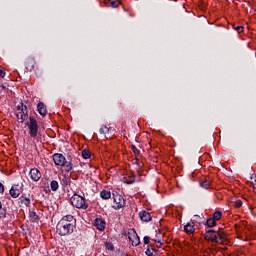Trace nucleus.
Returning a JSON list of instances; mask_svg holds the SVG:
<instances>
[{"label": "nucleus", "mask_w": 256, "mask_h": 256, "mask_svg": "<svg viewBox=\"0 0 256 256\" xmlns=\"http://www.w3.org/2000/svg\"><path fill=\"white\" fill-rule=\"evenodd\" d=\"M77 227V220L73 215L63 216L57 223L56 230L59 235L65 237V235H71Z\"/></svg>", "instance_id": "f257e3e1"}, {"label": "nucleus", "mask_w": 256, "mask_h": 256, "mask_svg": "<svg viewBox=\"0 0 256 256\" xmlns=\"http://www.w3.org/2000/svg\"><path fill=\"white\" fill-rule=\"evenodd\" d=\"M204 238L206 241H210L216 245H225V242L227 241L223 231L208 230L204 234Z\"/></svg>", "instance_id": "f03ea898"}, {"label": "nucleus", "mask_w": 256, "mask_h": 256, "mask_svg": "<svg viewBox=\"0 0 256 256\" xmlns=\"http://www.w3.org/2000/svg\"><path fill=\"white\" fill-rule=\"evenodd\" d=\"M53 161L58 167H64V171H66V173L73 171V163L71 161H67L63 154L55 153L53 155Z\"/></svg>", "instance_id": "7ed1b4c3"}, {"label": "nucleus", "mask_w": 256, "mask_h": 256, "mask_svg": "<svg viewBox=\"0 0 256 256\" xmlns=\"http://www.w3.org/2000/svg\"><path fill=\"white\" fill-rule=\"evenodd\" d=\"M71 204L73 207H76V209H89V203H87V200H85V197L79 195V194H74L70 198Z\"/></svg>", "instance_id": "20e7f679"}, {"label": "nucleus", "mask_w": 256, "mask_h": 256, "mask_svg": "<svg viewBox=\"0 0 256 256\" xmlns=\"http://www.w3.org/2000/svg\"><path fill=\"white\" fill-rule=\"evenodd\" d=\"M16 117L19 123H25L29 118V111L27 110V106L21 102L16 108Z\"/></svg>", "instance_id": "39448f33"}, {"label": "nucleus", "mask_w": 256, "mask_h": 256, "mask_svg": "<svg viewBox=\"0 0 256 256\" xmlns=\"http://www.w3.org/2000/svg\"><path fill=\"white\" fill-rule=\"evenodd\" d=\"M26 125L29 129V135L33 139L37 137V134L39 133V124L37 123V120L34 117H30L29 121L26 122Z\"/></svg>", "instance_id": "423d86ee"}, {"label": "nucleus", "mask_w": 256, "mask_h": 256, "mask_svg": "<svg viewBox=\"0 0 256 256\" xmlns=\"http://www.w3.org/2000/svg\"><path fill=\"white\" fill-rule=\"evenodd\" d=\"M112 207L116 211H119V209H123V207H125V198L123 197V195H121L117 192L113 193V205H112Z\"/></svg>", "instance_id": "0eeeda50"}, {"label": "nucleus", "mask_w": 256, "mask_h": 256, "mask_svg": "<svg viewBox=\"0 0 256 256\" xmlns=\"http://www.w3.org/2000/svg\"><path fill=\"white\" fill-rule=\"evenodd\" d=\"M128 239L132 243L133 247H137L141 243V240L139 239V235H137V232L135 231V229H131L128 232Z\"/></svg>", "instance_id": "6e6552de"}, {"label": "nucleus", "mask_w": 256, "mask_h": 256, "mask_svg": "<svg viewBox=\"0 0 256 256\" xmlns=\"http://www.w3.org/2000/svg\"><path fill=\"white\" fill-rule=\"evenodd\" d=\"M23 193V184H14L10 189V195L13 199H17Z\"/></svg>", "instance_id": "1a4fd4ad"}, {"label": "nucleus", "mask_w": 256, "mask_h": 256, "mask_svg": "<svg viewBox=\"0 0 256 256\" xmlns=\"http://www.w3.org/2000/svg\"><path fill=\"white\" fill-rule=\"evenodd\" d=\"M29 177L32 181L37 183V181H39L42 177L41 171H39V169H37V168H32L29 171Z\"/></svg>", "instance_id": "9d476101"}, {"label": "nucleus", "mask_w": 256, "mask_h": 256, "mask_svg": "<svg viewBox=\"0 0 256 256\" xmlns=\"http://www.w3.org/2000/svg\"><path fill=\"white\" fill-rule=\"evenodd\" d=\"M94 227H96L98 231H105V227H107V223L103 218H96L94 220Z\"/></svg>", "instance_id": "9b49d317"}, {"label": "nucleus", "mask_w": 256, "mask_h": 256, "mask_svg": "<svg viewBox=\"0 0 256 256\" xmlns=\"http://www.w3.org/2000/svg\"><path fill=\"white\" fill-rule=\"evenodd\" d=\"M139 217H140L141 221H143L144 223H149V221H151V213H149L146 210L140 211Z\"/></svg>", "instance_id": "f8f14e48"}, {"label": "nucleus", "mask_w": 256, "mask_h": 256, "mask_svg": "<svg viewBox=\"0 0 256 256\" xmlns=\"http://www.w3.org/2000/svg\"><path fill=\"white\" fill-rule=\"evenodd\" d=\"M37 109H38V113L42 117H45V115H47V107L45 106V104L43 102L38 103Z\"/></svg>", "instance_id": "ddd939ff"}, {"label": "nucleus", "mask_w": 256, "mask_h": 256, "mask_svg": "<svg viewBox=\"0 0 256 256\" xmlns=\"http://www.w3.org/2000/svg\"><path fill=\"white\" fill-rule=\"evenodd\" d=\"M123 183H125L126 185H133V183H135V175L129 174L128 176H125L123 178Z\"/></svg>", "instance_id": "4468645a"}, {"label": "nucleus", "mask_w": 256, "mask_h": 256, "mask_svg": "<svg viewBox=\"0 0 256 256\" xmlns=\"http://www.w3.org/2000/svg\"><path fill=\"white\" fill-rule=\"evenodd\" d=\"M100 197H101V199H104V200L111 199V191H109V190H102L100 192Z\"/></svg>", "instance_id": "2eb2a0df"}, {"label": "nucleus", "mask_w": 256, "mask_h": 256, "mask_svg": "<svg viewBox=\"0 0 256 256\" xmlns=\"http://www.w3.org/2000/svg\"><path fill=\"white\" fill-rule=\"evenodd\" d=\"M184 231L186 233H193V231H195V227L193 225V223H188L184 226Z\"/></svg>", "instance_id": "dca6fc26"}, {"label": "nucleus", "mask_w": 256, "mask_h": 256, "mask_svg": "<svg viewBox=\"0 0 256 256\" xmlns=\"http://www.w3.org/2000/svg\"><path fill=\"white\" fill-rule=\"evenodd\" d=\"M121 5V2L119 0H109L108 7H112V9H117Z\"/></svg>", "instance_id": "f3484780"}, {"label": "nucleus", "mask_w": 256, "mask_h": 256, "mask_svg": "<svg viewBox=\"0 0 256 256\" xmlns=\"http://www.w3.org/2000/svg\"><path fill=\"white\" fill-rule=\"evenodd\" d=\"M105 249L106 251H110L113 253V251H115V246L113 245V243L106 241L105 242Z\"/></svg>", "instance_id": "a211bd4d"}, {"label": "nucleus", "mask_w": 256, "mask_h": 256, "mask_svg": "<svg viewBox=\"0 0 256 256\" xmlns=\"http://www.w3.org/2000/svg\"><path fill=\"white\" fill-rule=\"evenodd\" d=\"M50 188L51 191H57V189H59V182H57L56 180H52L50 182Z\"/></svg>", "instance_id": "6ab92c4d"}, {"label": "nucleus", "mask_w": 256, "mask_h": 256, "mask_svg": "<svg viewBox=\"0 0 256 256\" xmlns=\"http://www.w3.org/2000/svg\"><path fill=\"white\" fill-rule=\"evenodd\" d=\"M153 253H155V247L148 246V248L145 251V255H147V256H155V254H153Z\"/></svg>", "instance_id": "aec40b11"}, {"label": "nucleus", "mask_w": 256, "mask_h": 256, "mask_svg": "<svg viewBox=\"0 0 256 256\" xmlns=\"http://www.w3.org/2000/svg\"><path fill=\"white\" fill-rule=\"evenodd\" d=\"M200 187H202V189H209V187H211V181L205 180L200 182Z\"/></svg>", "instance_id": "412c9836"}, {"label": "nucleus", "mask_w": 256, "mask_h": 256, "mask_svg": "<svg viewBox=\"0 0 256 256\" xmlns=\"http://www.w3.org/2000/svg\"><path fill=\"white\" fill-rule=\"evenodd\" d=\"M20 200H21V203L23 204V205H25L26 207H29L30 205H31V199H29V198H27V197H21L20 198Z\"/></svg>", "instance_id": "4be33fe9"}, {"label": "nucleus", "mask_w": 256, "mask_h": 256, "mask_svg": "<svg viewBox=\"0 0 256 256\" xmlns=\"http://www.w3.org/2000/svg\"><path fill=\"white\" fill-rule=\"evenodd\" d=\"M221 217H223V213H221V211H216V212H214L212 219L214 221H219L221 219Z\"/></svg>", "instance_id": "5701e85b"}, {"label": "nucleus", "mask_w": 256, "mask_h": 256, "mask_svg": "<svg viewBox=\"0 0 256 256\" xmlns=\"http://www.w3.org/2000/svg\"><path fill=\"white\" fill-rule=\"evenodd\" d=\"M7 216V210L3 208V203L0 201V219H3V217Z\"/></svg>", "instance_id": "b1692460"}, {"label": "nucleus", "mask_w": 256, "mask_h": 256, "mask_svg": "<svg viewBox=\"0 0 256 256\" xmlns=\"http://www.w3.org/2000/svg\"><path fill=\"white\" fill-rule=\"evenodd\" d=\"M99 133L100 135H107V133H109V127L105 125L101 126L99 129Z\"/></svg>", "instance_id": "393cba45"}, {"label": "nucleus", "mask_w": 256, "mask_h": 256, "mask_svg": "<svg viewBox=\"0 0 256 256\" xmlns=\"http://www.w3.org/2000/svg\"><path fill=\"white\" fill-rule=\"evenodd\" d=\"M206 225L207 227H215V225H217V221L214 220L213 218H210L206 221Z\"/></svg>", "instance_id": "a878e982"}, {"label": "nucleus", "mask_w": 256, "mask_h": 256, "mask_svg": "<svg viewBox=\"0 0 256 256\" xmlns=\"http://www.w3.org/2000/svg\"><path fill=\"white\" fill-rule=\"evenodd\" d=\"M69 183H71V178L67 177V176H64L62 181H61V184L64 186V187H67V185H69Z\"/></svg>", "instance_id": "bb28decb"}, {"label": "nucleus", "mask_w": 256, "mask_h": 256, "mask_svg": "<svg viewBox=\"0 0 256 256\" xmlns=\"http://www.w3.org/2000/svg\"><path fill=\"white\" fill-rule=\"evenodd\" d=\"M82 157L83 159H91V152L89 150H83Z\"/></svg>", "instance_id": "cd10ccee"}, {"label": "nucleus", "mask_w": 256, "mask_h": 256, "mask_svg": "<svg viewBox=\"0 0 256 256\" xmlns=\"http://www.w3.org/2000/svg\"><path fill=\"white\" fill-rule=\"evenodd\" d=\"M34 68H35V63L33 62V60L27 63L26 65L27 71H33Z\"/></svg>", "instance_id": "c85d7f7f"}, {"label": "nucleus", "mask_w": 256, "mask_h": 256, "mask_svg": "<svg viewBox=\"0 0 256 256\" xmlns=\"http://www.w3.org/2000/svg\"><path fill=\"white\" fill-rule=\"evenodd\" d=\"M131 149H132V152L134 153L135 157H139V155H141V151H139V149H137V146L132 145Z\"/></svg>", "instance_id": "c756f323"}, {"label": "nucleus", "mask_w": 256, "mask_h": 256, "mask_svg": "<svg viewBox=\"0 0 256 256\" xmlns=\"http://www.w3.org/2000/svg\"><path fill=\"white\" fill-rule=\"evenodd\" d=\"M7 93V86L5 84H0V95H5Z\"/></svg>", "instance_id": "7c9ffc66"}, {"label": "nucleus", "mask_w": 256, "mask_h": 256, "mask_svg": "<svg viewBox=\"0 0 256 256\" xmlns=\"http://www.w3.org/2000/svg\"><path fill=\"white\" fill-rule=\"evenodd\" d=\"M234 29L237 31V33H243L245 27H243V26H237V27H235Z\"/></svg>", "instance_id": "2f4dec72"}, {"label": "nucleus", "mask_w": 256, "mask_h": 256, "mask_svg": "<svg viewBox=\"0 0 256 256\" xmlns=\"http://www.w3.org/2000/svg\"><path fill=\"white\" fill-rule=\"evenodd\" d=\"M143 241H144V245H149L150 241H151V238L149 236H145L143 238Z\"/></svg>", "instance_id": "473e14b6"}, {"label": "nucleus", "mask_w": 256, "mask_h": 256, "mask_svg": "<svg viewBox=\"0 0 256 256\" xmlns=\"http://www.w3.org/2000/svg\"><path fill=\"white\" fill-rule=\"evenodd\" d=\"M134 163H135V165H138V167H141V165H142L141 160H139L138 157H136V158L134 159Z\"/></svg>", "instance_id": "72a5a7b5"}, {"label": "nucleus", "mask_w": 256, "mask_h": 256, "mask_svg": "<svg viewBox=\"0 0 256 256\" xmlns=\"http://www.w3.org/2000/svg\"><path fill=\"white\" fill-rule=\"evenodd\" d=\"M5 191V187L3 184L0 182V193H3Z\"/></svg>", "instance_id": "f704fd0d"}, {"label": "nucleus", "mask_w": 256, "mask_h": 256, "mask_svg": "<svg viewBox=\"0 0 256 256\" xmlns=\"http://www.w3.org/2000/svg\"><path fill=\"white\" fill-rule=\"evenodd\" d=\"M242 205H243V202H241V201H237V202H236V207L239 208V207H241Z\"/></svg>", "instance_id": "c9c22d12"}, {"label": "nucleus", "mask_w": 256, "mask_h": 256, "mask_svg": "<svg viewBox=\"0 0 256 256\" xmlns=\"http://www.w3.org/2000/svg\"><path fill=\"white\" fill-rule=\"evenodd\" d=\"M0 77H5V71L0 69Z\"/></svg>", "instance_id": "e433bc0d"}]
</instances>
